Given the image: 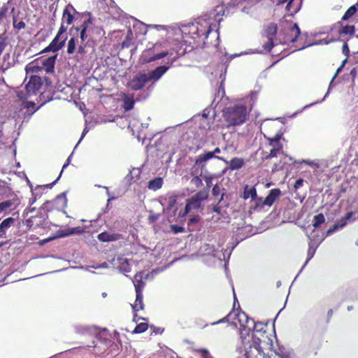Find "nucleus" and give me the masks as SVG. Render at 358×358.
I'll list each match as a JSON object with an SVG mask.
<instances>
[{
	"mask_svg": "<svg viewBox=\"0 0 358 358\" xmlns=\"http://www.w3.org/2000/svg\"><path fill=\"white\" fill-rule=\"evenodd\" d=\"M189 34L196 47L217 46L219 44L218 27L210 20L199 19L189 26Z\"/></svg>",
	"mask_w": 358,
	"mask_h": 358,
	"instance_id": "nucleus-1",
	"label": "nucleus"
},
{
	"mask_svg": "<svg viewBox=\"0 0 358 358\" xmlns=\"http://www.w3.org/2000/svg\"><path fill=\"white\" fill-rule=\"evenodd\" d=\"M222 116L227 127L243 124L247 120V108L243 104L225 108Z\"/></svg>",
	"mask_w": 358,
	"mask_h": 358,
	"instance_id": "nucleus-2",
	"label": "nucleus"
},
{
	"mask_svg": "<svg viewBox=\"0 0 358 358\" xmlns=\"http://www.w3.org/2000/svg\"><path fill=\"white\" fill-rule=\"evenodd\" d=\"M281 195V190L279 188H274L269 191L267 196L264 199L262 197H258L252 199V204L250 209L254 211H262L266 206L271 207L279 199Z\"/></svg>",
	"mask_w": 358,
	"mask_h": 358,
	"instance_id": "nucleus-3",
	"label": "nucleus"
},
{
	"mask_svg": "<svg viewBox=\"0 0 358 358\" xmlns=\"http://www.w3.org/2000/svg\"><path fill=\"white\" fill-rule=\"evenodd\" d=\"M43 85V81L40 76L32 75L30 76L28 83L24 87V90L16 91L17 96L20 99H25L29 96L36 94Z\"/></svg>",
	"mask_w": 358,
	"mask_h": 358,
	"instance_id": "nucleus-4",
	"label": "nucleus"
},
{
	"mask_svg": "<svg viewBox=\"0 0 358 358\" xmlns=\"http://www.w3.org/2000/svg\"><path fill=\"white\" fill-rule=\"evenodd\" d=\"M134 285L136 292V300L131 305L132 309L136 312L143 310L144 304L143 302V290L145 286V282L143 280V273H136L134 278Z\"/></svg>",
	"mask_w": 358,
	"mask_h": 358,
	"instance_id": "nucleus-5",
	"label": "nucleus"
},
{
	"mask_svg": "<svg viewBox=\"0 0 358 358\" xmlns=\"http://www.w3.org/2000/svg\"><path fill=\"white\" fill-rule=\"evenodd\" d=\"M208 194L205 191H199L195 195L187 200V203L183 211L178 213L179 217H185L191 210H198L201 208V203L207 199Z\"/></svg>",
	"mask_w": 358,
	"mask_h": 358,
	"instance_id": "nucleus-6",
	"label": "nucleus"
},
{
	"mask_svg": "<svg viewBox=\"0 0 358 358\" xmlns=\"http://www.w3.org/2000/svg\"><path fill=\"white\" fill-rule=\"evenodd\" d=\"M262 341L257 335L253 334L251 340L245 346L246 358H265V353L263 352Z\"/></svg>",
	"mask_w": 358,
	"mask_h": 358,
	"instance_id": "nucleus-7",
	"label": "nucleus"
},
{
	"mask_svg": "<svg viewBox=\"0 0 358 358\" xmlns=\"http://www.w3.org/2000/svg\"><path fill=\"white\" fill-rule=\"evenodd\" d=\"M212 159L210 153H203L196 157L194 163L190 169V175H205L209 173L207 169L208 162Z\"/></svg>",
	"mask_w": 358,
	"mask_h": 358,
	"instance_id": "nucleus-8",
	"label": "nucleus"
},
{
	"mask_svg": "<svg viewBox=\"0 0 358 358\" xmlns=\"http://www.w3.org/2000/svg\"><path fill=\"white\" fill-rule=\"evenodd\" d=\"M237 318L239 321L240 326L242 327L245 331H247V334L249 333L252 327L256 332L266 333V331L264 329L266 327L262 323L255 322L253 320L249 318L244 313H238Z\"/></svg>",
	"mask_w": 358,
	"mask_h": 358,
	"instance_id": "nucleus-9",
	"label": "nucleus"
},
{
	"mask_svg": "<svg viewBox=\"0 0 358 358\" xmlns=\"http://www.w3.org/2000/svg\"><path fill=\"white\" fill-rule=\"evenodd\" d=\"M93 18L89 17L88 19L85 20L82 23V24H80V26L71 28L70 32H71L72 30L75 29L76 32H78L79 30H84L85 31H88L89 33H96L99 36H101L102 34H103V30L101 27H93Z\"/></svg>",
	"mask_w": 358,
	"mask_h": 358,
	"instance_id": "nucleus-10",
	"label": "nucleus"
},
{
	"mask_svg": "<svg viewBox=\"0 0 358 358\" xmlns=\"http://www.w3.org/2000/svg\"><path fill=\"white\" fill-rule=\"evenodd\" d=\"M150 80L146 73H141L136 76L129 83V86L131 90L137 91L144 87L145 84L149 82Z\"/></svg>",
	"mask_w": 358,
	"mask_h": 358,
	"instance_id": "nucleus-11",
	"label": "nucleus"
},
{
	"mask_svg": "<svg viewBox=\"0 0 358 358\" xmlns=\"http://www.w3.org/2000/svg\"><path fill=\"white\" fill-rule=\"evenodd\" d=\"M101 242H113L123 240L124 236L120 233H111L109 231H103L97 236Z\"/></svg>",
	"mask_w": 358,
	"mask_h": 358,
	"instance_id": "nucleus-12",
	"label": "nucleus"
},
{
	"mask_svg": "<svg viewBox=\"0 0 358 358\" xmlns=\"http://www.w3.org/2000/svg\"><path fill=\"white\" fill-rule=\"evenodd\" d=\"M164 45H166V43L162 44L161 43H156L154 45L153 52L157 51V52L154 53L153 55L149 58L148 62H153L169 55V52L166 49L164 50Z\"/></svg>",
	"mask_w": 358,
	"mask_h": 358,
	"instance_id": "nucleus-13",
	"label": "nucleus"
},
{
	"mask_svg": "<svg viewBox=\"0 0 358 358\" xmlns=\"http://www.w3.org/2000/svg\"><path fill=\"white\" fill-rule=\"evenodd\" d=\"M10 5V1H8L6 3H3V5L0 7V27L2 26L5 20L7 18L8 14L9 13ZM6 29L0 27V36H6Z\"/></svg>",
	"mask_w": 358,
	"mask_h": 358,
	"instance_id": "nucleus-14",
	"label": "nucleus"
},
{
	"mask_svg": "<svg viewBox=\"0 0 358 358\" xmlns=\"http://www.w3.org/2000/svg\"><path fill=\"white\" fill-rule=\"evenodd\" d=\"M77 13L75 8L70 3H69L64 8L62 14L63 23H66L67 25H70L73 23L75 17L73 13Z\"/></svg>",
	"mask_w": 358,
	"mask_h": 358,
	"instance_id": "nucleus-15",
	"label": "nucleus"
},
{
	"mask_svg": "<svg viewBox=\"0 0 358 358\" xmlns=\"http://www.w3.org/2000/svg\"><path fill=\"white\" fill-rule=\"evenodd\" d=\"M289 35L286 36V41L289 43H294L299 38L301 30L297 24L294 23L287 27Z\"/></svg>",
	"mask_w": 358,
	"mask_h": 358,
	"instance_id": "nucleus-16",
	"label": "nucleus"
},
{
	"mask_svg": "<svg viewBox=\"0 0 358 358\" xmlns=\"http://www.w3.org/2000/svg\"><path fill=\"white\" fill-rule=\"evenodd\" d=\"M353 212H348L345 215L341 217L337 222H336L331 228L327 231L328 234H331L336 231L340 228H343L348 224V220L352 218Z\"/></svg>",
	"mask_w": 358,
	"mask_h": 358,
	"instance_id": "nucleus-17",
	"label": "nucleus"
},
{
	"mask_svg": "<svg viewBox=\"0 0 358 358\" xmlns=\"http://www.w3.org/2000/svg\"><path fill=\"white\" fill-rule=\"evenodd\" d=\"M57 57V55H55L41 61L43 69H44L46 73H53L55 71Z\"/></svg>",
	"mask_w": 358,
	"mask_h": 358,
	"instance_id": "nucleus-18",
	"label": "nucleus"
},
{
	"mask_svg": "<svg viewBox=\"0 0 358 358\" xmlns=\"http://www.w3.org/2000/svg\"><path fill=\"white\" fill-rule=\"evenodd\" d=\"M169 69V66H159L151 71L148 75L150 80H158Z\"/></svg>",
	"mask_w": 358,
	"mask_h": 358,
	"instance_id": "nucleus-19",
	"label": "nucleus"
},
{
	"mask_svg": "<svg viewBox=\"0 0 358 358\" xmlns=\"http://www.w3.org/2000/svg\"><path fill=\"white\" fill-rule=\"evenodd\" d=\"M15 219L9 217L3 220L0 224V238H6V233L8 229L14 225Z\"/></svg>",
	"mask_w": 358,
	"mask_h": 358,
	"instance_id": "nucleus-20",
	"label": "nucleus"
},
{
	"mask_svg": "<svg viewBox=\"0 0 358 358\" xmlns=\"http://www.w3.org/2000/svg\"><path fill=\"white\" fill-rule=\"evenodd\" d=\"M278 31V26L275 23L269 24L264 31L263 38L275 39Z\"/></svg>",
	"mask_w": 358,
	"mask_h": 358,
	"instance_id": "nucleus-21",
	"label": "nucleus"
},
{
	"mask_svg": "<svg viewBox=\"0 0 358 358\" xmlns=\"http://www.w3.org/2000/svg\"><path fill=\"white\" fill-rule=\"evenodd\" d=\"M66 39V36L61 37L58 35H56L52 41L50 43V48H53L56 52L59 51L64 46Z\"/></svg>",
	"mask_w": 358,
	"mask_h": 358,
	"instance_id": "nucleus-22",
	"label": "nucleus"
},
{
	"mask_svg": "<svg viewBox=\"0 0 358 358\" xmlns=\"http://www.w3.org/2000/svg\"><path fill=\"white\" fill-rule=\"evenodd\" d=\"M15 7H13L10 10V13L13 15V28L17 31L24 29L26 27V24L22 20H19V17L15 13Z\"/></svg>",
	"mask_w": 358,
	"mask_h": 358,
	"instance_id": "nucleus-23",
	"label": "nucleus"
},
{
	"mask_svg": "<svg viewBox=\"0 0 358 358\" xmlns=\"http://www.w3.org/2000/svg\"><path fill=\"white\" fill-rule=\"evenodd\" d=\"M257 189L255 186L246 185L244 187L242 198L245 200L250 198L252 200L257 197Z\"/></svg>",
	"mask_w": 358,
	"mask_h": 358,
	"instance_id": "nucleus-24",
	"label": "nucleus"
},
{
	"mask_svg": "<svg viewBox=\"0 0 358 358\" xmlns=\"http://www.w3.org/2000/svg\"><path fill=\"white\" fill-rule=\"evenodd\" d=\"M122 108L129 111L134 108L135 100L133 95L124 94L122 96Z\"/></svg>",
	"mask_w": 358,
	"mask_h": 358,
	"instance_id": "nucleus-25",
	"label": "nucleus"
},
{
	"mask_svg": "<svg viewBox=\"0 0 358 358\" xmlns=\"http://www.w3.org/2000/svg\"><path fill=\"white\" fill-rule=\"evenodd\" d=\"M227 164L230 170H238L243 166L245 161L243 158L233 157L229 162L227 161Z\"/></svg>",
	"mask_w": 358,
	"mask_h": 358,
	"instance_id": "nucleus-26",
	"label": "nucleus"
},
{
	"mask_svg": "<svg viewBox=\"0 0 358 358\" xmlns=\"http://www.w3.org/2000/svg\"><path fill=\"white\" fill-rule=\"evenodd\" d=\"M53 203L58 209L64 208L67 204V198L65 192L57 195L53 200Z\"/></svg>",
	"mask_w": 358,
	"mask_h": 358,
	"instance_id": "nucleus-27",
	"label": "nucleus"
},
{
	"mask_svg": "<svg viewBox=\"0 0 358 358\" xmlns=\"http://www.w3.org/2000/svg\"><path fill=\"white\" fill-rule=\"evenodd\" d=\"M39 59H36L34 61H32L31 62L29 63L27 66H26V71L27 73H40L41 71H43V67H42V65L40 66L38 65V62Z\"/></svg>",
	"mask_w": 358,
	"mask_h": 358,
	"instance_id": "nucleus-28",
	"label": "nucleus"
},
{
	"mask_svg": "<svg viewBox=\"0 0 358 358\" xmlns=\"http://www.w3.org/2000/svg\"><path fill=\"white\" fill-rule=\"evenodd\" d=\"M163 185V179L161 177H156L148 182V188L156 191L160 189Z\"/></svg>",
	"mask_w": 358,
	"mask_h": 358,
	"instance_id": "nucleus-29",
	"label": "nucleus"
},
{
	"mask_svg": "<svg viewBox=\"0 0 358 358\" xmlns=\"http://www.w3.org/2000/svg\"><path fill=\"white\" fill-rule=\"evenodd\" d=\"M167 207L166 210L168 211H170L171 210H173V216L176 215V213L178 210V208L176 206L177 204V196L176 195H171L167 199Z\"/></svg>",
	"mask_w": 358,
	"mask_h": 358,
	"instance_id": "nucleus-30",
	"label": "nucleus"
},
{
	"mask_svg": "<svg viewBox=\"0 0 358 358\" xmlns=\"http://www.w3.org/2000/svg\"><path fill=\"white\" fill-rule=\"evenodd\" d=\"M342 50H343V52L345 54V55L346 56L345 59L343 61L341 65L338 68L336 73L334 74V77H333V79H334L336 78V76H337L338 73L343 69V67L344 66L345 62H347V59L349 57V55H350V50H349V48H348V45L346 43H345L343 45V48H342Z\"/></svg>",
	"mask_w": 358,
	"mask_h": 358,
	"instance_id": "nucleus-31",
	"label": "nucleus"
},
{
	"mask_svg": "<svg viewBox=\"0 0 358 358\" xmlns=\"http://www.w3.org/2000/svg\"><path fill=\"white\" fill-rule=\"evenodd\" d=\"M71 157H69V158L67 159V162L63 165V167H62V169L59 175V176L57 177V178L54 180L52 183H50V184H47V185H43V186H38V187L36 188L35 191L37 190V189L38 188H48V189H51L53 185H55L56 184V182L59 180V179L60 178L61 176H62V173L63 172V170L69 166V163H70V161H71Z\"/></svg>",
	"mask_w": 358,
	"mask_h": 358,
	"instance_id": "nucleus-32",
	"label": "nucleus"
},
{
	"mask_svg": "<svg viewBox=\"0 0 358 358\" xmlns=\"http://www.w3.org/2000/svg\"><path fill=\"white\" fill-rule=\"evenodd\" d=\"M262 50L261 52H269L274 46V40L271 38H264Z\"/></svg>",
	"mask_w": 358,
	"mask_h": 358,
	"instance_id": "nucleus-33",
	"label": "nucleus"
},
{
	"mask_svg": "<svg viewBox=\"0 0 358 358\" xmlns=\"http://www.w3.org/2000/svg\"><path fill=\"white\" fill-rule=\"evenodd\" d=\"M78 43V39L75 37H71L67 43V50L66 52L69 55H72L76 52V45Z\"/></svg>",
	"mask_w": 358,
	"mask_h": 358,
	"instance_id": "nucleus-34",
	"label": "nucleus"
},
{
	"mask_svg": "<svg viewBox=\"0 0 358 358\" xmlns=\"http://www.w3.org/2000/svg\"><path fill=\"white\" fill-rule=\"evenodd\" d=\"M192 178L190 181V183L195 187L199 188L203 185V182L201 178L203 179V175H191Z\"/></svg>",
	"mask_w": 358,
	"mask_h": 358,
	"instance_id": "nucleus-35",
	"label": "nucleus"
},
{
	"mask_svg": "<svg viewBox=\"0 0 358 358\" xmlns=\"http://www.w3.org/2000/svg\"><path fill=\"white\" fill-rule=\"evenodd\" d=\"M357 11V5H352L344 13V15L342 17V20L345 21L348 20L350 17L353 16L356 12Z\"/></svg>",
	"mask_w": 358,
	"mask_h": 358,
	"instance_id": "nucleus-36",
	"label": "nucleus"
},
{
	"mask_svg": "<svg viewBox=\"0 0 358 358\" xmlns=\"http://www.w3.org/2000/svg\"><path fill=\"white\" fill-rule=\"evenodd\" d=\"M355 29L354 25H345L342 26L339 29L338 32L340 34L343 35H353L355 33Z\"/></svg>",
	"mask_w": 358,
	"mask_h": 358,
	"instance_id": "nucleus-37",
	"label": "nucleus"
},
{
	"mask_svg": "<svg viewBox=\"0 0 358 358\" xmlns=\"http://www.w3.org/2000/svg\"><path fill=\"white\" fill-rule=\"evenodd\" d=\"M325 222V217L322 213H319L314 216L313 226L314 228H318Z\"/></svg>",
	"mask_w": 358,
	"mask_h": 358,
	"instance_id": "nucleus-38",
	"label": "nucleus"
},
{
	"mask_svg": "<svg viewBox=\"0 0 358 358\" xmlns=\"http://www.w3.org/2000/svg\"><path fill=\"white\" fill-rule=\"evenodd\" d=\"M282 149V145H278V146H274L270 150V152L265 157L266 159H271L277 157L278 152Z\"/></svg>",
	"mask_w": 358,
	"mask_h": 358,
	"instance_id": "nucleus-39",
	"label": "nucleus"
},
{
	"mask_svg": "<svg viewBox=\"0 0 358 358\" xmlns=\"http://www.w3.org/2000/svg\"><path fill=\"white\" fill-rule=\"evenodd\" d=\"M148 328V324L145 322H141L138 324L134 330L132 331L133 334H141L145 332Z\"/></svg>",
	"mask_w": 358,
	"mask_h": 358,
	"instance_id": "nucleus-40",
	"label": "nucleus"
},
{
	"mask_svg": "<svg viewBox=\"0 0 358 358\" xmlns=\"http://www.w3.org/2000/svg\"><path fill=\"white\" fill-rule=\"evenodd\" d=\"M221 152V150L219 148H216L214 149L212 152H206V153H210L212 155V159L216 158L217 159H220L221 161L224 162L225 163H227V161L225 159V158L222 156H217V154H220Z\"/></svg>",
	"mask_w": 358,
	"mask_h": 358,
	"instance_id": "nucleus-41",
	"label": "nucleus"
},
{
	"mask_svg": "<svg viewBox=\"0 0 358 358\" xmlns=\"http://www.w3.org/2000/svg\"><path fill=\"white\" fill-rule=\"evenodd\" d=\"M213 178H214V176L213 174H211L210 173L203 175V180L206 182V187L208 189H210L212 187V185H213L212 180L213 179Z\"/></svg>",
	"mask_w": 358,
	"mask_h": 358,
	"instance_id": "nucleus-42",
	"label": "nucleus"
},
{
	"mask_svg": "<svg viewBox=\"0 0 358 358\" xmlns=\"http://www.w3.org/2000/svg\"><path fill=\"white\" fill-rule=\"evenodd\" d=\"M281 138V135L276 134L273 138H268L269 141V145L274 147V146H278V145H282L280 143V139Z\"/></svg>",
	"mask_w": 358,
	"mask_h": 358,
	"instance_id": "nucleus-43",
	"label": "nucleus"
},
{
	"mask_svg": "<svg viewBox=\"0 0 358 358\" xmlns=\"http://www.w3.org/2000/svg\"><path fill=\"white\" fill-rule=\"evenodd\" d=\"M85 45H80L78 48V51L76 52L77 57H83L87 54V51L85 50Z\"/></svg>",
	"mask_w": 358,
	"mask_h": 358,
	"instance_id": "nucleus-44",
	"label": "nucleus"
},
{
	"mask_svg": "<svg viewBox=\"0 0 358 358\" xmlns=\"http://www.w3.org/2000/svg\"><path fill=\"white\" fill-rule=\"evenodd\" d=\"M215 10L217 11V16H215V18L220 22L222 19L220 17L217 18V17L222 16L224 14L223 5L216 6Z\"/></svg>",
	"mask_w": 358,
	"mask_h": 358,
	"instance_id": "nucleus-45",
	"label": "nucleus"
},
{
	"mask_svg": "<svg viewBox=\"0 0 358 358\" xmlns=\"http://www.w3.org/2000/svg\"><path fill=\"white\" fill-rule=\"evenodd\" d=\"M12 206V202L7 200L0 203V213Z\"/></svg>",
	"mask_w": 358,
	"mask_h": 358,
	"instance_id": "nucleus-46",
	"label": "nucleus"
},
{
	"mask_svg": "<svg viewBox=\"0 0 358 358\" xmlns=\"http://www.w3.org/2000/svg\"><path fill=\"white\" fill-rule=\"evenodd\" d=\"M171 231L175 234L182 233L185 231V228L176 224L171 225Z\"/></svg>",
	"mask_w": 358,
	"mask_h": 358,
	"instance_id": "nucleus-47",
	"label": "nucleus"
},
{
	"mask_svg": "<svg viewBox=\"0 0 358 358\" xmlns=\"http://www.w3.org/2000/svg\"><path fill=\"white\" fill-rule=\"evenodd\" d=\"M194 351L200 352L203 358H213L205 348L195 349Z\"/></svg>",
	"mask_w": 358,
	"mask_h": 358,
	"instance_id": "nucleus-48",
	"label": "nucleus"
},
{
	"mask_svg": "<svg viewBox=\"0 0 358 358\" xmlns=\"http://www.w3.org/2000/svg\"><path fill=\"white\" fill-rule=\"evenodd\" d=\"M224 195V193H222L218 203L213 206V212L217 213L218 215L221 214V208H220V206H219V203L223 199Z\"/></svg>",
	"mask_w": 358,
	"mask_h": 358,
	"instance_id": "nucleus-49",
	"label": "nucleus"
},
{
	"mask_svg": "<svg viewBox=\"0 0 358 358\" xmlns=\"http://www.w3.org/2000/svg\"><path fill=\"white\" fill-rule=\"evenodd\" d=\"M66 30H67V27L64 26V23H63V21H62L57 35H58L61 37L66 36L65 34V32L66 31Z\"/></svg>",
	"mask_w": 358,
	"mask_h": 358,
	"instance_id": "nucleus-50",
	"label": "nucleus"
},
{
	"mask_svg": "<svg viewBox=\"0 0 358 358\" xmlns=\"http://www.w3.org/2000/svg\"><path fill=\"white\" fill-rule=\"evenodd\" d=\"M241 0H222V3L230 7H234L238 4Z\"/></svg>",
	"mask_w": 358,
	"mask_h": 358,
	"instance_id": "nucleus-51",
	"label": "nucleus"
},
{
	"mask_svg": "<svg viewBox=\"0 0 358 358\" xmlns=\"http://www.w3.org/2000/svg\"><path fill=\"white\" fill-rule=\"evenodd\" d=\"M79 31H80V38L83 42L85 41L88 38V36H90L91 34H93V33H89L88 31H85L84 30H79Z\"/></svg>",
	"mask_w": 358,
	"mask_h": 358,
	"instance_id": "nucleus-52",
	"label": "nucleus"
},
{
	"mask_svg": "<svg viewBox=\"0 0 358 358\" xmlns=\"http://www.w3.org/2000/svg\"><path fill=\"white\" fill-rule=\"evenodd\" d=\"M220 192H221V188L220 187L216 184L213 186V189H212V194L213 196H218L220 194Z\"/></svg>",
	"mask_w": 358,
	"mask_h": 358,
	"instance_id": "nucleus-53",
	"label": "nucleus"
},
{
	"mask_svg": "<svg viewBox=\"0 0 358 358\" xmlns=\"http://www.w3.org/2000/svg\"><path fill=\"white\" fill-rule=\"evenodd\" d=\"M303 182L304 180L302 178L297 179L294 185V188L295 189H298L299 188L303 186Z\"/></svg>",
	"mask_w": 358,
	"mask_h": 358,
	"instance_id": "nucleus-54",
	"label": "nucleus"
},
{
	"mask_svg": "<svg viewBox=\"0 0 358 358\" xmlns=\"http://www.w3.org/2000/svg\"><path fill=\"white\" fill-rule=\"evenodd\" d=\"M159 214H151L148 217V220L150 223H153L159 219Z\"/></svg>",
	"mask_w": 358,
	"mask_h": 358,
	"instance_id": "nucleus-55",
	"label": "nucleus"
},
{
	"mask_svg": "<svg viewBox=\"0 0 358 358\" xmlns=\"http://www.w3.org/2000/svg\"><path fill=\"white\" fill-rule=\"evenodd\" d=\"M77 229L78 228H73V229H69L67 232L61 234L60 236H66L69 235H71L76 232Z\"/></svg>",
	"mask_w": 358,
	"mask_h": 358,
	"instance_id": "nucleus-56",
	"label": "nucleus"
},
{
	"mask_svg": "<svg viewBox=\"0 0 358 358\" xmlns=\"http://www.w3.org/2000/svg\"><path fill=\"white\" fill-rule=\"evenodd\" d=\"M150 327L153 329L152 333H155V334H162L163 331V329L159 327H156L153 325H151Z\"/></svg>",
	"mask_w": 358,
	"mask_h": 358,
	"instance_id": "nucleus-57",
	"label": "nucleus"
},
{
	"mask_svg": "<svg viewBox=\"0 0 358 358\" xmlns=\"http://www.w3.org/2000/svg\"><path fill=\"white\" fill-rule=\"evenodd\" d=\"M199 217L198 216H194V217H192L189 220V222H188V224H192V223H197L199 222Z\"/></svg>",
	"mask_w": 358,
	"mask_h": 358,
	"instance_id": "nucleus-58",
	"label": "nucleus"
},
{
	"mask_svg": "<svg viewBox=\"0 0 358 358\" xmlns=\"http://www.w3.org/2000/svg\"><path fill=\"white\" fill-rule=\"evenodd\" d=\"M55 52L56 51L53 48H50V45L49 44L46 48H45L41 52Z\"/></svg>",
	"mask_w": 358,
	"mask_h": 358,
	"instance_id": "nucleus-59",
	"label": "nucleus"
},
{
	"mask_svg": "<svg viewBox=\"0 0 358 358\" xmlns=\"http://www.w3.org/2000/svg\"><path fill=\"white\" fill-rule=\"evenodd\" d=\"M133 311L134 312V317H133V321L135 322L136 323L138 322V321L140 320V319H142V320H145V318H143V317H138V315H137V312H135L134 310Z\"/></svg>",
	"mask_w": 358,
	"mask_h": 358,
	"instance_id": "nucleus-60",
	"label": "nucleus"
},
{
	"mask_svg": "<svg viewBox=\"0 0 358 358\" xmlns=\"http://www.w3.org/2000/svg\"><path fill=\"white\" fill-rule=\"evenodd\" d=\"M333 310L332 309H329L328 310V313H327V322H329L331 318L332 317V315H333Z\"/></svg>",
	"mask_w": 358,
	"mask_h": 358,
	"instance_id": "nucleus-61",
	"label": "nucleus"
},
{
	"mask_svg": "<svg viewBox=\"0 0 358 358\" xmlns=\"http://www.w3.org/2000/svg\"><path fill=\"white\" fill-rule=\"evenodd\" d=\"M34 108L35 107V103L33 102V101H27L26 103V108Z\"/></svg>",
	"mask_w": 358,
	"mask_h": 358,
	"instance_id": "nucleus-62",
	"label": "nucleus"
},
{
	"mask_svg": "<svg viewBox=\"0 0 358 358\" xmlns=\"http://www.w3.org/2000/svg\"><path fill=\"white\" fill-rule=\"evenodd\" d=\"M229 314H228L226 317H224V318L220 320L219 321L217 322V323H221V322H224L225 321H227L228 319L227 317H229Z\"/></svg>",
	"mask_w": 358,
	"mask_h": 358,
	"instance_id": "nucleus-63",
	"label": "nucleus"
},
{
	"mask_svg": "<svg viewBox=\"0 0 358 358\" xmlns=\"http://www.w3.org/2000/svg\"><path fill=\"white\" fill-rule=\"evenodd\" d=\"M352 308H353L352 306H348V310H352Z\"/></svg>",
	"mask_w": 358,
	"mask_h": 358,
	"instance_id": "nucleus-64",
	"label": "nucleus"
}]
</instances>
